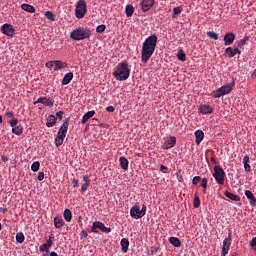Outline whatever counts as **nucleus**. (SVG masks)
<instances>
[{
    "instance_id": "nucleus-3",
    "label": "nucleus",
    "mask_w": 256,
    "mask_h": 256,
    "mask_svg": "<svg viewBox=\"0 0 256 256\" xmlns=\"http://www.w3.org/2000/svg\"><path fill=\"white\" fill-rule=\"evenodd\" d=\"M91 37V30L83 27L76 28L70 33V39L73 41H83Z\"/></svg>"
},
{
    "instance_id": "nucleus-36",
    "label": "nucleus",
    "mask_w": 256,
    "mask_h": 256,
    "mask_svg": "<svg viewBox=\"0 0 256 256\" xmlns=\"http://www.w3.org/2000/svg\"><path fill=\"white\" fill-rule=\"evenodd\" d=\"M207 37H209V39H212L213 41H217V39H219V35L213 31L207 32Z\"/></svg>"
},
{
    "instance_id": "nucleus-1",
    "label": "nucleus",
    "mask_w": 256,
    "mask_h": 256,
    "mask_svg": "<svg viewBox=\"0 0 256 256\" xmlns=\"http://www.w3.org/2000/svg\"><path fill=\"white\" fill-rule=\"evenodd\" d=\"M157 47V36L151 35L145 39L142 44V52L141 59L142 63H147L151 57H153V53H155V48Z\"/></svg>"
},
{
    "instance_id": "nucleus-17",
    "label": "nucleus",
    "mask_w": 256,
    "mask_h": 256,
    "mask_svg": "<svg viewBox=\"0 0 256 256\" xmlns=\"http://www.w3.org/2000/svg\"><path fill=\"white\" fill-rule=\"evenodd\" d=\"M63 225H65V221L63 220V218L61 216H56L54 218V227L56 229H61V227H63Z\"/></svg>"
},
{
    "instance_id": "nucleus-55",
    "label": "nucleus",
    "mask_w": 256,
    "mask_h": 256,
    "mask_svg": "<svg viewBox=\"0 0 256 256\" xmlns=\"http://www.w3.org/2000/svg\"><path fill=\"white\" fill-rule=\"evenodd\" d=\"M13 112H7L6 113V117H8V119H11V118H13Z\"/></svg>"
},
{
    "instance_id": "nucleus-9",
    "label": "nucleus",
    "mask_w": 256,
    "mask_h": 256,
    "mask_svg": "<svg viewBox=\"0 0 256 256\" xmlns=\"http://www.w3.org/2000/svg\"><path fill=\"white\" fill-rule=\"evenodd\" d=\"M1 31L4 35H7L8 37H13L15 35V29L11 24L2 25Z\"/></svg>"
},
{
    "instance_id": "nucleus-37",
    "label": "nucleus",
    "mask_w": 256,
    "mask_h": 256,
    "mask_svg": "<svg viewBox=\"0 0 256 256\" xmlns=\"http://www.w3.org/2000/svg\"><path fill=\"white\" fill-rule=\"evenodd\" d=\"M179 61H187V54L183 50H180L177 54Z\"/></svg>"
},
{
    "instance_id": "nucleus-26",
    "label": "nucleus",
    "mask_w": 256,
    "mask_h": 256,
    "mask_svg": "<svg viewBox=\"0 0 256 256\" xmlns=\"http://www.w3.org/2000/svg\"><path fill=\"white\" fill-rule=\"evenodd\" d=\"M223 95H225V85L221 86L213 93V97L215 98L223 97Z\"/></svg>"
},
{
    "instance_id": "nucleus-23",
    "label": "nucleus",
    "mask_w": 256,
    "mask_h": 256,
    "mask_svg": "<svg viewBox=\"0 0 256 256\" xmlns=\"http://www.w3.org/2000/svg\"><path fill=\"white\" fill-rule=\"evenodd\" d=\"M249 155H245L243 158V165L246 173H251V165H249Z\"/></svg>"
},
{
    "instance_id": "nucleus-38",
    "label": "nucleus",
    "mask_w": 256,
    "mask_h": 256,
    "mask_svg": "<svg viewBox=\"0 0 256 256\" xmlns=\"http://www.w3.org/2000/svg\"><path fill=\"white\" fill-rule=\"evenodd\" d=\"M41 167V163H39V161H35L32 163L31 165V169L34 173H37V171H39V168Z\"/></svg>"
},
{
    "instance_id": "nucleus-18",
    "label": "nucleus",
    "mask_w": 256,
    "mask_h": 256,
    "mask_svg": "<svg viewBox=\"0 0 256 256\" xmlns=\"http://www.w3.org/2000/svg\"><path fill=\"white\" fill-rule=\"evenodd\" d=\"M177 143V138L175 136H171L166 142L165 147L166 149H171L175 147V144Z\"/></svg>"
},
{
    "instance_id": "nucleus-51",
    "label": "nucleus",
    "mask_w": 256,
    "mask_h": 256,
    "mask_svg": "<svg viewBox=\"0 0 256 256\" xmlns=\"http://www.w3.org/2000/svg\"><path fill=\"white\" fill-rule=\"evenodd\" d=\"M72 185H73L74 188L79 187V179L74 178L72 180Z\"/></svg>"
},
{
    "instance_id": "nucleus-22",
    "label": "nucleus",
    "mask_w": 256,
    "mask_h": 256,
    "mask_svg": "<svg viewBox=\"0 0 256 256\" xmlns=\"http://www.w3.org/2000/svg\"><path fill=\"white\" fill-rule=\"evenodd\" d=\"M83 181H84V184L82 185L81 190L87 191L89 189V186L91 185V179L89 178L88 175H84Z\"/></svg>"
},
{
    "instance_id": "nucleus-63",
    "label": "nucleus",
    "mask_w": 256,
    "mask_h": 256,
    "mask_svg": "<svg viewBox=\"0 0 256 256\" xmlns=\"http://www.w3.org/2000/svg\"><path fill=\"white\" fill-rule=\"evenodd\" d=\"M211 161H215V158L212 157V158H211Z\"/></svg>"
},
{
    "instance_id": "nucleus-48",
    "label": "nucleus",
    "mask_w": 256,
    "mask_h": 256,
    "mask_svg": "<svg viewBox=\"0 0 256 256\" xmlns=\"http://www.w3.org/2000/svg\"><path fill=\"white\" fill-rule=\"evenodd\" d=\"M207 183H208L207 178H203L201 181V187H203V189H207Z\"/></svg>"
},
{
    "instance_id": "nucleus-47",
    "label": "nucleus",
    "mask_w": 256,
    "mask_h": 256,
    "mask_svg": "<svg viewBox=\"0 0 256 256\" xmlns=\"http://www.w3.org/2000/svg\"><path fill=\"white\" fill-rule=\"evenodd\" d=\"M199 181H201V177L200 176H195L192 179V185H197V183H199Z\"/></svg>"
},
{
    "instance_id": "nucleus-52",
    "label": "nucleus",
    "mask_w": 256,
    "mask_h": 256,
    "mask_svg": "<svg viewBox=\"0 0 256 256\" xmlns=\"http://www.w3.org/2000/svg\"><path fill=\"white\" fill-rule=\"evenodd\" d=\"M106 111H108V113H113V112L115 111V107H113V106H108V107L106 108Z\"/></svg>"
},
{
    "instance_id": "nucleus-16",
    "label": "nucleus",
    "mask_w": 256,
    "mask_h": 256,
    "mask_svg": "<svg viewBox=\"0 0 256 256\" xmlns=\"http://www.w3.org/2000/svg\"><path fill=\"white\" fill-rule=\"evenodd\" d=\"M67 64L61 60H54V71H59L61 69H66Z\"/></svg>"
},
{
    "instance_id": "nucleus-15",
    "label": "nucleus",
    "mask_w": 256,
    "mask_h": 256,
    "mask_svg": "<svg viewBox=\"0 0 256 256\" xmlns=\"http://www.w3.org/2000/svg\"><path fill=\"white\" fill-rule=\"evenodd\" d=\"M199 112L202 113V115H209V113H213V108L209 105H201Z\"/></svg>"
},
{
    "instance_id": "nucleus-40",
    "label": "nucleus",
    "mask_w": 256,
    "mask_h": 256,
    "mask_svg": "<svg viewBox=\"0 0 256 256\" xmlns=\"http://www.w3.org/2000/svg\"><path fill=\"white\" fill-rule=\"evenodd\" d=\"M12 133H14V135H21L23 133V127L16 126L12 128Z\"/></svg>"
},
{
    "instance_id": "nucleus-7",
    "label": "nucleus",
    "mask_w": 256,
    "mask_h": 256,
    "mask_svg": "<svg viewBox=\"0 0 256 256\" xmlns=\"http://www.w3.org/2000/svg\"><path fill=\"white\" fill-rule=\"evenodd\" d=\"M97 229H100V231H102V233H109L111 231V228L106 227L105 224L101 221H96L93 223L92 226V233H99V231H97Z\"/></svg>"
},
{
    "instance_id": "nucleus-8",
    "label": "nucleus",
    "mask_w": 256,
    "mask_h": 256,
    "mask_svg": "<svg viewBox=\"0 0 256 256\" xmlns=\"http://www.w3.org/2000/svg\"><path fill=\"white\" fill-rule=\"evenodd\" d=\"M130 215L133 219H141L145 217V211H141L139 205H134L130 210Z\"/></svg>"
},
{
    "instance_id": "nucleus-14",
    "label": "nucleus",
    "mask_w": 256,
    "mask_h": 256,
    "mask_svg": "<svg viewBox=\"0 0 256 256\" xmlns=\"http://www.w3.org/2000/svg\"><path fill=\"white\" fill-rule=\"evenodd\" d=\"M245 196L247 197V199L250 200V205H252V207H255V205H256L255 194H253V192H251V190H246Z\"/></svg>"
},
{
    "instance_id": "nucleus-59",
    "label": "nucleus",
    "mask_w": 256,
    "mask_h": 256,
    "mask_svg": "<svg viewBox=\"0 0 256 256\" xmlns=\"http://www.w3.org/2000/svg\"><path fill=\"white\" fill-rule=\"evenodd\" d=\"M2 161H9V159L7 158V156H2Z\"/></svg>"
},
{
    "instance_id": "nucleus-39",
    "label": "nucleus",
    "mask_w": 256,
    "mask_h": 256,
    "mask_svg": "<svg viewBox=\"0 0 256 256\" xmlns=\"http://www.w3.org/2000/svg\"><path fill=\"white\" fill-rule=\"evenodd\" d=\"M16 241L17 243H23L25 241V235L23 232H19L16 234Z\"/></svg>"
},
{
    "instance_id": "nucleus-46",
    "label": "nucleus",
    "mask_w": 256,
    "mask_h": 256,
    "mask_svg": "<svg viewBox=\"0 0 256 256\" xmlns=\"http://www.w3.org/2000/svg\"><path fill=\"white\" fill-rule=\"evenodd\" d=\"M248 37H245L243 39H241L240 41H238V47H243V45H245V43H247L248 41Z\"/></svg>"
},
{
    "instance_id": "nucleus-56",
    "label": "nucleus",
    "mask_w": 256,
    "mask_h": 256,
    "mask_svg": "<svg viewBox=\"0 0 256 256\" xmlns=\"http://www.w3.org/2000/svg\"><path fill=\"white\" fill-rule=\"evenodd\" d=\"M222 256H225V241H223L222 245Z\"/></svg>"
},
{
    "instance_id": "nucleus-54",
    "label": "nucleus",
    "mask_w": 256,
    "mask_h": 256,
    "mask_svg": "<svg viewBox=\"0 0 256 256\" xmlns=\"http://www.w3.org/2000/svg\"><path fill=\"white\" fill-rule=\"evenodd\" d=\"M56 117H59V119H63V111H58L56 113Z\"/></svg>"
},
{
    "instance_id": "nucleus-30",
    "label": "nucleus",
    "mask_w": 256,
    "mask_h": 256,
    "mask_svg": "<svg viewBox=\"0 0 256 256\" xmlns=\"http://www.w3.org/2000/svg\"><path fill=\"white\" fill-rule=\"evenodd\" d=\"M169 243L170 245H173V247H181V240L177 237H170Z\"/></svg>"
},
{
    "instance_id": "nucleus-61",
    "label": "nucleus",
    "mask_w": 256,
    "mask_h": 256,
    "mask_svg": "<svg viewBox=\"0 0 256 256\" xmlns=\"http://www.w3.org/2000/svg\"><path fill=\"white\" fill-rule=\"evenodd\" d=\"M0 211H2L3 213H5V211H7V208H0Z\"/></svg>"
},
{
    "instance_id": "nucleus-57",
    "label": "nucleus",
    "mask_w": 256,
    "mask_h": 256,
    "mask_svg": "<svg viewBox=\"0 0 256 256\" xmlns=\"http://www.w3.org/2000/svg\"><path fill=\"white\" fill-rule=\"evenodd\" d=\"M140 211H144V215H145V213H147V206L143 205Z\"/></svg>"
},
{
    "instance_id": "nucleus-50",
    "label": "nucleus",
    "mask_w": 256,
    "mask_h": 256,
    "mask_svg": "<svg viewBox=\"0 0 256 256\" xmlns=\"http://www.w3.org/2000/svg\"><path fill=\"white\" fill-rule=\"evenodd\" d=\"M38 181H43L45 179V173L44 172H39L37 176Z\"/></svg>"
},
{
    "instance_id": "nucleus-29",
    "label": "nucleus",
    "mask_w": 256,
    "mask_h": 256,
    "mask_svg": "<svg viewBox=\"0 0 256 256\" xmlns=\"http://www.w3.org/2000/svg\"><path fill=\"white\" fill-rule=\"evenodd\" d=\"M133 13H135V8L133 5L128 4L125 8L126 17H133Z\"/></svg>"
},
{
    "instance_id": "nucleus-58",
    "label": "nucleus",
    "mask_w": 256,
    "mask_h": 256,
    "mask_svg": "<svg viewBox=\"0 0 256 256\" xmlns=\"http://www.w3.org/2000/svg\"><path fill=\"white\" fill-rule=\"evenodd\" d=\"M165 170H167V167L165 165H161L160 166V171H165Z\"/></svg>"
},
{
    "instance_id": "nucleus-27",
    "label": "nucleus",
    "mask_w": 256,
    "mask_h": 256,
    "mask_svg": "<svg viewBox=\"0 0 256 256\" xmlns=\"http://www.w3.org/2000/svg\"><path fill=\"white\" fill-rule=\"evenodd\" d=\"M57 123V118L55 117V115H50L47 118V122H46V126L47 127H54V125Z\"/></svg>"
},
{
    "instance_id": "nucleus-45",
    "label": "nucleus",
    "mask_w": 256,
    "mask_h": 256,
    "mask_svg": "<svg viewBox=\"0 0 256 256\" xmlns=\"http://www.w3.org/2000/svg\"><path fill=\"white\" fill-rule=\"evenodd\" d=\"M46 67L48 69H55V60L54 61L46 62Z\"/></svg>"
},
{
    "instance_id": "nucleus-19",
    "label": "nucleus",
    "mask_w": 256,
    "mask_h": 256,
    "mask_svg": "<svg viewBox=\"0 0 256 256\" xmlns=\"http://www.w3.org/2000/svg\"><path fill=\"white\" fill-rule=\"evenodd\" d=\"M195 143L196 145H200L201 141H203V138L205 137V133H203V130H197L195 132Z\"/></svg>"
},
{
    "instance_id": "nucleus-64",
    "label": "nucleus",
    "mask_w": 256,
    "mask_h": 256,
    "mask_svg": "<svg viewBox=\"0 0 256 256\" xmlns=\"http://www.w3.org/2000/svg\"><path fill=\"white\" fill-rule=\"evenodd\" d=\"M49 239H53V237H52V236H49Z\"/></svg>"
},
{
    "instance_id": "nucleus-21",
    "label": "nucleus",
    "mask_w": 256,
    "mask_h": 256,
    "mask_svg": "<svg viewBox=\"0 0 256 256\" xmlns=\"http://www.w3.org/2000/svg\"><path fill=\"white\" fill-rule=\"evenodd\" d=\"M73 81V72H68L62 79V85H69Z\"/></svg>"
},
{
    "instance_id": "nucleus-41",
    "label": "nucleus",
    "mask_w": 256,
    "mask_h": 256,
    "mask_svg": "<svg viewBox=\"0 0 256 256\" xmlns=\"http://www.w3.org/2000/svg\"><path fill=\"white\" fill-rule=\"evenodd\" d=\"M45 17L48 18L49 21H55V14L51 11H47Z\"/></svg>"
},
{
    "instance_id": "nucleus-43",
    "label": "nucleus",
    "mask_w": 256,
    "mask_h": 256,
    "mask_svg": "<svg viewBox=\"0 0 256 256\" xmlns=\"http://www.w3.org/2000/svg\"><path fill=\"white\" fill-rule=\"evenodd\" d=\"M183 12V8L182 7H175L174 9H173V15H172V17H175V15H180V13H182Z\"/></svg>"
},
{
    "instance_id": "nucleus-33",
    "label": "nucleus",
    "mask_w": 256,
    "mask_h": 256,
    "mask_svg": "<svg viewBox=\"0 0 256 256\" xmlns=\"http://www.w3.org/2000/svg\"><path fill=\"white\" fill-rule=\"evenodd\" d=\"M225 197H227L228 199H231V201H240L241 197H239L236 194H233L231 192H225Z\"/></svg>"
},
{
    "instance_id": "nucleus-5",
    "label": "nucleus",
    "mask_w": 256,
    "mask_h": 256,
    "mask_svg": "<svg viewBox=\"0 0 256 256\" xmlns=\"http://www.w3.org/2000/svg\"><path fill=\"white\" fill-rule=\"evenodd\" d=\"M87 14V2L85 0H79L75 8V16L77 19H83Z\"/></svg>"
},
{
    "instance_id": "nucleus-60",
    "label": "nucleus",
    "mask_w": 256,
    "mask_h": 256,
    "mask_svg": "<svg viewBox=\"0 0 256 256\" xmlns=\"http://www.w3.org/2000/svg\"><path fill=\"white\" fill-rule=\"evenodd\" d=\"M50 256H59L56 252H51Z\"/></svg>"
},
{
    "instance_id": "nucleus-13",
    "label": "nucleus",
    "mask_w": 256,
    "mask_h": 256,
    "mask_svg": "<svg viewBox=\"0 0 256 256\" xmlns=\"http://www.w3.org/2000/svg\"><path fill=\"white\" fill-rule=\"evenodd\" d=\"M233 41H235V33L228 32L225 34V45H233Z\"/></svg>"
},
{
    "instance_id": "nucleus-53",
    "label": "nucleus",
    "mask_w": 256,
    "mask_h": 256,
    "mask_svg": "<svg viewBox=\"0 0 256 256\" xmlns=\"http://www.w3.org/2000/svg\"><path fill=\"white\" fill-rule=\"evenodd\" d=\"M88 233L87 231L83 230L81 233H80V237H83L84 239H86V237H88Z\"/></svg>"
},
{
    "instance_id": "nucleus-6",
    "label": "nucleus",
    "mask_w": 256,
    "mask_h": 256,
    "mask_svg": "<svg viewBox=\"0 0 256 256\" xmlns=\"http://www.w3.org/2000/svg\"><path fill=\"white\" fill-rule=\"evenodd\" d=\"M213 177L217 181L218 185H223V183H225V171L223 170V168H220L219 166H215Z\"/></svg>"
},
{
    "instance_id": "nucleus-31",
    "label": "nucleus",
    "mask_w": 256,
    "mask_h": 256,
    "mask_svg": "<svg viewBox=\"0 0 256 256\" xmlns=\"http://www.w3.org/2000/svg\"><path fill=\"white\" fill-rule=\"evenodd\" d=\"M21 9L27 13H35V7L29 4H22Z\"/></svg>"
},
{
    "instance_id": "nucleus-20",
    "label": "nucleus",
    "mask_w": 256,
    "mask_h": 256,
    "mask_svg": "<svg viewBox=\"0 0 256 256\" xmlns=\"http://www.w3.org/2000/svg\"><path fill=\"white\" fill-rule=\"evenodd\" d=\"M94 115H95V111L94 110L86 112L83 115L82 120H81L82 125H85V123H87V121H89V119H91V117H93Z\"/></svg>"
},
{
    "instance_id": "nucleus-49",
    "label": "nucleus",
    "mask_w": 256,
    "mask_h": 256,
    "mask_svg": "<svg viewBox=\"0 0 256 256\" xmlns=\"http://www.w3.org/2000/svg\"><path fill=\"white\" fill-rule=\"evenodd\" d=\"M19 123V120H17V119H12L11 121H10V125H11V127H13V128H15V127H17V124Z\"/></svg>"
},
{
    "instance_id": "nucleus-11",
    "label": "nucleus",
    "mask_w": 256,
    "mask_h": 256,
    "mask_svg": "<svg viewBox=\"0 0 256 256\" xmlns=\"http://www.w3.org/2000/svg\"><path fill=\"white\" fill-rule=\"evenodd\" d=\"M37 103H41L42 105H46L47 107H53V102L47 97L38 98L37 101L34 102V105H37Z\"/></svg>"
},
{
    "instance_id": "nucleus-44",
    "label": "nucleus",
    "mask_w": 256,
    "mask_h": 256,
    "mask_svg": "<svg viewBox=\"0 0 256 256\" xmlns=\"http://www.w3.org/2000/svg\"><path fill=\"white\" fill-rule=\"evenodd\" d=\"M107 29V26H105V24H101L99 26H97L96 28V32L97 33H104V31Z\"/></svg>"
},
{
    "instance_id": "nucleus-32",
    "label": "nucleus",
    "mask_w": 256,
    "mask_h": 256,
    "mask_svg": "<svg viewBox=\"0 0 256 256\" xmlns=\"http://www.w3.org/2000/svg\"><path fill=\"white\" fill-rule=\"evenodd\" d=\"M235 87V80H232L230 83L226 84L225 86V95H229L233 88Z\"/></svg>"
},
{
    "instance_id": "nucleus-62",
    "label": "nucleus",
    "mask_w": 256,
    "mask_h": 256,
    "mask_svg": "<svg viewBox=\"0 0 256 256\" xmlns=\"http://www.w3.org/2000/svg\"><path fill=\"white\" fill-rule=\"evenodd\" d=\"M3 123V116L0 115V125Z\"/></svg>"
},
{
    "instance_id": "nucleus-2",
    "label": "nucleus",
    "mask_w": 256,
    "mask_h": 256,
    "mask_svg": "<svg viewBox=\"0 0 256 256\" xmlns=\"http://www.w3.org/2000/svg\"><path fill=\"white\" fill-rule=\"evenodd\" d=\"M113 75L117 81H127L129 75H131L129 64L127 62H121Z\"/></svg>"
},
{
    "instance_id": "nucleus-12",
    "label": "nucleus",
    "mask_w": 256,
    "mask_h": 256,
    "mask_svg": "<svg viewBox=\"0 0 256 256\" xmlns=\"http://www.w3.org/2000/svg\"><path fill=\"white\" fill-rule=\"evenodd\" d=\"M225 53L231 58L235 57V55H241V50L239 48L228 47L225 49Z\"/></svg>"
},
{
    "instance_id": "nucleus-28",
    "label": "nucleus",
    "mask_w": 256,
    "mask_h": 256,
    "mask_svg": "<svg viewBox=\"0 0 256 256\" xmlns=\"http://www.w3.org/2000/svg\"><path fill=\"white\" fill-rule=\"evenodd\" d=\"M53 245V241L48 240L45 244H42L40 246V251H42V253H47V251H49V248Z\"/></svg>"
},
{
    "instance_id": "nucleus-25",
    "label": "nucleus",
    "mask_w": 256,
    "mask_h": 256,
    "mask_svg": "<svg viewBox=\"0 0 256 256\" xmlns=\"http://www.w3.org/2000/svg\"><path fill=\"white\" fill-rule=\"evenodd\" d=\"M122 253H127L129 251V240L127 238H123L120 242Z\"/></svg>"
},
{
    "instance_id": "nucleus-35",
    "label": "nucleus",
    "mask_w": 256,
    "mask_h": 256,
    "mask_svg": "<svg viewBox=\"0 0 256 256\" xmlns=\"http://www.w3.org/2000/svg\"><path fill=\"white\" fill-rule=\"evenodd\" d=\"M229 247H231V234H229L228 239L225 240V255L229 253Z\"/></svg>"
},
{
    "instance_id": "nucleus-42",
    "label": "nucleus",
    "mask_w": 256,
    "mask_h": 256,
    "mask_svg": "<svg viewBox=\"0 0 256 256\" xmlns=\"http://www.w3.org/2000/svg\"><path fill=\"white\" fill-rule=\"evenodd\" d=\"M201 205V200L199 199V196L195 195L194 196V207L195 209H198Z\"/></svg>"
},
{
    "instance_id": "nucleus-24",
    "label": "nucleus",
    "mask_w": 256,
    "mask_h": 256,
    "mask_svg": "<svg viewBox=\"0 0 256 256\" xmlns=\"http://www.w3.org/2000/svg\"><path fill=\"white\" fill-rule=\"evenodd\" d=\"M119 163H120L121 169H123L124 171H127V169H129V160H127V158L120 157Z\"/></svg>"
},
{
    "instance_id": "nucleus-4",
    "label": "nucleus",
    "mask_w": 256,
    "mask_h": 256,
    "mask_svg": "<svg viewBox=\"0 0 256 256\" xmlns=\"http://www.w3.org/2000/svg\"><path fill=\"white\" fill-rule=\"evenodd\" d=\"M68 130H69V121L66 120L58 130L57 136L55 138L56 147H61V145H63V141H65V137H67Z\"/></svg>"
},
{
    "instance_id": "nucleus-10",
    "label": "nucleus",
    "mask_w": 256,
    "mask_h": 256,
    "mask_svg": "<svg viewBox=\"0 0 256 256\" xmlns=\"http://www.w3.org/2000/svg\"><path fill=\"white\" fill-rule=\"evenodd\" d=\"M153 5H155V0H143L141 2L142 11L146 13V11H149Z\"/></svg>"
},
{
    "instance_id": "nucleus-34",
    "label": "nucleus",
    "mask_w": 256,
    "mask_h": 256,
    "mask_svg": "<svg viewBox=\"0 0 256 256\" xmlns=\"http://www.w3.org/2000/svg\"><path fill=\"white\" fill-rule=\"evenodd\" d=\"M64 219L67 222H69V221H71V219H73V213H71L70 209H65L64 210Z\"/></svg>"
}]
</instances>
